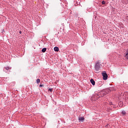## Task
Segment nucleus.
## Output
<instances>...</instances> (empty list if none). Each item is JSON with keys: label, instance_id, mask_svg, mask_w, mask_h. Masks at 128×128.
Returning a JSON list of instances; mask_svg holds the SVG:
<instances>
[{"label": "nucleus", "instance_id": "f257e3e1", "mask_svg": "<svg viewBox=\"0 0 128 128\" xmlns=\"http://www.w3.org/2000/svg\"><path fill=\"white\" fill-rule=\"evenodd\" d=\"M100 68V64L98 63H97L95 66V68H96L95 72L96 73L98 74V72H99Z\"/></svg>", "mask_w": 128, "mask_h": 128}, {"label": "nucleus", "instance_id": "f03ea898", "mask_svg": "<svg viewBox=\"0 0 128 128\" xmlns=\"http://www.w3.org/2000/svg\"><path fill=\"white\" fill-rule=\"evenodd\" d=\"M102 76H103V79L104 80H106L108 79V76L105 72H104L102 73Z\"/></svg>", "mask_w": 128, "mask_h": 128}, {"label": "nucleus", "instance_id": "7ed1b4c3", "mask_svg": "<svg viewBox=\"0 0 128 128\" xmlns=\"http://www.w3.org/2000/svg\"><path fill=\"white\" fill-rule=\"evenodd\" d=\"M124 96L126 98L127 100H128V92H126L124 94H123Z\"/></svg>", "mask_w": 128, "mask_h": 128}, {"label": "nucleus", "instance_id": "20e7f679", "mask_svg": "<svg viewBox=\"0 0 128 128\" xmlns=\"http://www.w3.org/2000/svg\"><path fill=\"white\" fill-rule=\"evenodd\" d=\"M90 82L91 84H92L93 86H94V85H95V82L94 80L91 79V80H90Z\"/></svg>", "mask_w": 128, "mask_h": 128}, {"label": "nucleus", "instance_id": "39448f33", "mask_svg": "<svg viewBox=\"0 0 128 128\" xmlns=\"http://www.w3.org/2000/svg\"><path fill=\"white\" fill-rule=\"evenodd\" d=\"M84 120V117H79L78 118V120L80 121H82V122H83V120Z\"/></svg>", "mask_w": 128, "mask_h": 128}, {"label": "nucleus", "instance_id": "423d86ee", "mask_svg": "<svg viewBox=\"0 0 128 128\" xmlns=\"http://www.w3.org/2000/svg\"><path fill=\"white\" fill-rule=\"evenodd\" d=\"M54 50H55V52H58L59 51V48L58 47H55L54 48Z\"/></svg>", "mask_w": 128, "mask_h": 128}, {"label": "nucleus", "instance_id": "0eeeda50", "mask_svg": "<svg viewBox=\"0 0 128 128\" xmlns=\"http://www.w3.org/2000/svg\"><path fill=\"white\" fill-rule=\"evenodd\" d=\"M46 48H44L42 50V52L43 53L46 52Z\"/></svg>", "mask_w": 128, "mask_h": 128}, {"label": "nucleus", "instance_id": "6e6552de", "mask_svg": "<svg viewBox=\"0 0 128 128\" xmlns=\"http://www.w3.org/2000/svg\"><path fill=\"white\" fill-rule=\"evenodd\" d=\"M40 79H37V80H36V84H40Z\"/></svg>", "mask_w": 128, "mask_h": 128}, {"label": "nucleus", "instance_id": "1a4fd4ad", "mask_svg": "<svg viewBox=\"0 0 128 128\" xmlns=\"http://www.w3.org/2000/svg\"><path fill=\"white\" fill-rule=\"evenodd\" d=\"M122 114H123V116H125V114H126V112L125 111H122Z\"/></svg>", "mask_w": 128, "mask_h": 128}, {"label": "nucleus", "instance_id": "9d476101", "mask_svg": "<svg viewBox=\"0 0 128 128\" xmlns=\"http://www.w3.org/2000/svg\"><path fill=\"white\" fill-rule=\"evenodd\" d=\"M4 69L6 70H10V68L9 67H6V68H4V71H5Z\"/></svg>", "mask_w": 128, "mask_h": 128}, {"label": "nucleus", "instance_id": "9b49d317", "mask_svg": "<svg viewBox=\"0 0 128 128\" xmlns=\"http://www.w3.org/2000/svg\"><path fill=\"white\" fill-rule=\"evenodd\" d=\"M126 58H128V50L127 51V54H126Z\"/></svg>", "mask_w": 128, "mask_h": 128}, {"label": "nucleus", "instance_id": "f8f14e48", "mask_svg": "<svg viewBox=\"0 0 128 128\" xmlns=\"http://www.w3.org/2000/svg\"><path fill=\"white\" fill-rule=\"evenodd\" d=\"M48 91L50 92H52V88H50V89H48Z\"/></svg>", "mask_w": 128, "mask_h": 128}, {"label": "nucleus", "instance_id": "ddd939ff", "mask_svg": "<svg viewBox=\"0 0 128 128\" xmlns=\"http://www.w3.org/2000/svg\"><path fill=\"white\" fill-rule=\"evenodd\" d=\"M102 4H106L105 1L102 0Z\"/></svg>", "mask_w": 128, "mask_h": 128}, {"label": "nucleus", "instance_id": "4468645a", "mask_svg": "<svg viewBox=\"0 0 128 128\" xmlns=\"http://www.w3.org/2000/svg\"><path fill=\"white\" fill-rule=\"evenodd\" d=\"M42 86H43L42 84H40V87H42Z\"/></svg>", "mask_w": 128, "mask_h": 128}, {"label": "nucleus", "instance_id": "2eb2a0df", "mask_svg": "<svg viewBox=\"0 0 128 128\" xmlns=\"http://www.w3.org/2000/svg\"><path fill=\"white\" fill-rule=\"evenodd\" d=\"M19 34H22V32H21V31H20V32H19Z\"/></svg>", "mask_w": 128, "mask_h": 128}, {"label": "nucleus", "instance_id": "dca6fc26", "mask_svg": "<svg viewBox=\"0 0 128 128\" xmlns=\"http://www.w3.org/2000/svg\"><path fill=\"white\" fill-rule=\"evenodd\" d=\"M111 90H112V89H110V90H110V92H111Z\"/></svg>", "mask_w": 128, "mask_h": 128}, {"label": "nucleus", "instance_id": "f3484780", "mask_svg": "<svg viewBox=\"0 0 128 128\" xmlns=\"http://www.w3.org/2000/svg\"><path fill=\"white\" fill-rule=\"evenodd\" d=\"M120 103L122 104V102H120Z\"/></svg>", "mask_w": 128, "mask_h": 128}]
</instances>
